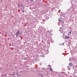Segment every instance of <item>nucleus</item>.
<instances>
[{"mask_svg": "<svg viewBox=\"0 0 77 77\" xmlns=\"http://www.w3.org/2000/svg\"><path fill=\"white\" fill-rule=\"evenodd\" d=\"M69 66H70V67H72V66H73V65H72V63H69Z\"/></svg>", "mask_w": 77, "mask_h": 77, "instance_id": "obj_1", "label": "nucleus"}, {"mask_svg": "<svg viewBox=\"0 0 77 77\" xmlns=\"http://www.w3.org/2000/svg\"><path fill=\"white\" fill-rule=\"evenodd\" d=\"M71 58H69V61L70 62H72L71 61Z\"/></svg>", "mask_w": 77, "mask_h": 77, "instance_id": "obj_8", "label": "nucleus"}, {"mask_svg": "<svg viewBox=\"0 0 77 77\" xmlns=\"http://www.w3.org/2000/svg\"><path fill=\"white\" fill-rule=\"evenodd\" d=\"M51 42H52V43H54V41H53V39H51Z\"/></svg>", "mask_w": 77, "mask_h": 77, "instance_id": "obj_4", "label": "nucleus"}, {"mask_svg": "<svg viewBox=\"0 0 77 77\" xmlns=\"http://www.w3.org/2000/svg\"><path fill=\"white\" fill-rule=\"evenodd\" d=\"M73 59H74V58H73Z\"/></svg>", "mask_w": 77, "mask_h": 77, "instance_id": "obj_30", "label": "nucleus"}, {"mask_svg": "<svg viewBox=\"0 0 77 77\" xmlns=\"http://www.w3.org/2000/svg\"><path fill=\"white\" fill-rule=\"evenodd\" d=\"M50 70L51 71H52V69H51V66H50Z\"/></svg>", "mask_w": 77, "mask_h": 77, "instance_id": "obj_9", "label": "nucleus"}, {"mask_svg": "<svg viewBox=\"0 0 77 77\" xmlns=\"http://www.w3.org/2000/svg\"><path fill=\"white\" fill-rule=\"evenodd\" d=\"M21 72H22V71H21Z\"/></svg>", "mask_w": 77, "mask_h": 77, "instance_id": "obj_27", "label": "nucleus"}, {"mask_svg": "<svg viewBox=\"0 0 77 77\" xmlns=\"http://www.w3.org/2000/svg\"><path fill=\"white\" fill-rule=\"evenodd\" d=\"M61 45H63H63H64V43H63L62 44H61Z\"/></svg>", "mask_w": 77, "mask_h": 77, "instance_id": "obj_10", "label": "nucleus"}, {"mask_svg": "<svg viewBox=\"0 0 77 77\" xmlns=\"http://www.w3.org/2000/svg\"><path fill=\"white\" fill-rule=\"evenodd\" d=\"M21 40H22V39H21Z\"/></svg>", "mask_w": 77, "mask_h": 77, "instance_id": "obj_31", "label": "nucleus"}, {"mask_svg": "<svg viewBox=\"0 0 77 77\" xmlns=\"http://www.w3.org/2000/svg\"><path fill=\"white\" fill-rule=\"evenodd\" d=\"M36 59V60H38V59Z\"/></svg>", "mask_w": 77, "mask_h": 77, "instance_id": "obj_24", "label": "nucleus"}, {"mask_svg": "<svg viewBox=\"0 0 77 77\" xmlns=\"http://www.w3.org/2000/svg\"><path fill=\"white\" fill-rule=\"evenodd\" d=\"M73 68H72V69H74V66L73 67Z\"/></svg>", "mask_w": 77, "mask_h": 77, "instance_id": "obj_15", "label": "nucleus"}, {"mask_svg": "<svg viewBox=\"0 0 77 77\" xmlns=\"http://www.w3.org/2000/svg\"><path fill=\"white\" fill-rule=\"evenodd\" d=\"M15 74H13L12 75V76H13V75H14Z\"/></svg>", "mask_w": 77, "mask_h": 77, "instance_id": "obj_16", "label": "nucleus"}, {"mask_svg": "<svg viewBox=\"0 0 77 77\" xmlns=\"http://www.w3.org/2000/svg\"><path fill=\"white\" fill-rule=\"evenodd\" d=\"M16 75H18V74H16Z\"/></svg>", "mask_w": 77, "mask_h": 77, "instance_id": "obj_20", "label": "nucleus"}, {"mask_svg": "<svg viewBox=\"0 0 77 77\" xmlns=\"http://www.w3.org/2000/svg\"><path fill=\"white\" fill-rule=\"evenodd\" d=\"M18 6H20V5H18Z\"/></svg>", "mask_w": 77, "mask_h": 77, "instance_id": "obj_21", "label": "nucleus"}, {"mask_svg": "<svg viewBox=\"0 0 77 77\" xmlns=\"http://www.w3.org/2000/svg\"><path fill=\"white\" fill-rule=\"evenodd\" d=\"M36 20H37V19H36Z\"/></svg>", "mask_w": 77, "mask_h": 77, "instance_id": "obj_28", "label": "nucleus"}, {"mask_svg": "<svg viewBox=\"0 0 77 77\" xmlns=\"http://www.w3.org/2000/svg\"><path fill=\"white\" fill-rule=\"evenodd\" d=\"M59 21L60 22V21H61V20H60V19H59Z\"/></svg>", "mask_w": 77, "mask_h": 77, "instance_id": "obj_14", "label": "nucleus"}, {"mask_svg": "<svg viewBox=\"0 0 77 77\" xmlns=\"http://www.w3.org/2000/svg\"><path fill=\"white\" fill-rule=\"evenodd\" d=\"M16 37H18V35H16Z\"/></svg>", "mask_w": 77, "mask_h": 77, "instance_id": "obj_18", "label": "nucleus"}, {"mask_svg": "<svg viewBox=\"0 0 77 77\" xmlns=\"http://www.w3.org/2000/svg\"><path fill=\"white\" fill-rule=\"evenodd\" d=\"M25 32H27V31L25 30Z\"/></svg>", "mask_w": 77, "mask_h": 77, "instance_id": "obj_23", "label": "nucleus"}, {"mask_svg": "<svg viewBox=\"0 0 77 77\" xmlns=\"http://www.w3.org/2000/svg\"><path fill=\"white\" fill-rule=\"evenodd\" d=\"M50 65H48V66H50Z\"/></svg>", "mask_w": 77, "mask_h": 77, "instance_id": "obj_25", "label": "nucleus"}, {"mask_svg": "<svg viewBox=\"0 0 77 77\" xmlns=\"http://www.w3.org/2000/svg\"><path fill=\"white\" fill-rule=\"evenodd\" d=\"M39 75L40 76V77H44V76H42V75H41V74H39Z\"/></svg>", "mask_w": 77, "mask_h": 77, "instance_id": "obj_5", "label": "nucleus"}, {"mask_svg": "<svg viewBox=\"0 0 77 77\" xmlns=\"http://www.w3.org/2000/svg\"><path fill=\"white\" fill-rule=\"evenodd\" d=\"M72 32V30L70 31V32H69V34H70V35H71V34Z\"/></svg>", "mask_w": 77, "mask_h": 77, "instance_id": "obj_7", "label": "nucleus"}, {"mask_svg": "<svg viewBox=\"0 0 77 77\" xmlns=\"http://www.w3.org/2000/svg\"><path fill=\"white\" fill-rule=\"evenodd\" d=\"M19 35V31L18 30V32L17 33L16 35Z\"/></svg>", "mask_w": 77, "mask_h": 77, "instance_id": "obj_6", "label": "nucleus"}, {"mask_svg": "<svg viewBox=\"0 0 77 77\" xmlns=\"http://www.w3.org/2000/svg\"><path fill=\"white\" fill-rule=\"evenodd\" d=\"M30 1H32V2H33V0H30Z\"/></svg>", "mask_w": 77, "mask_h": 77, "instance_id": "obj_17", "label": "nucleus"}, {"mask_svg": "<svg viewBox=\"0 0 77 77\" xmlns=\"http://www.w3.org/2000/svg\"><path fill=\"white\" fill-rule=\"evenodd\" d=\"M61 74H62V73H60V72H59L58 73V76H60V77H61V76H62V75H61Z\"/></svg>", "mask_w": 77, "mask_h": 77, "instance_id": "obj_2", "label": "nucleus"}, {"mask_svg": "<svg viewBox=\"0 0 77 77\" xmlns=\"http://www.w3.org/2000/svg\"><path fill=\"white\" fill-rule=\"evenodd\" d=\"M65 38L66 39H68V38H69V36H66L65 37Z\"/></svg>", "mask_w": 77, "mask_h": 77, "instance_id": "obj_3", "label": "nucleus"}, {"mask_svg": "<svg viewBox=\"0 0 77 77\" xmlns=\"http://www.w3.org/2000/svg\"><path fill=\"white\" fill-rule=\"evenodd\" d=\"M4 77H6L7 76V74H5L4 75Z\"/></svg>", "mask_w": 77, "mask_h": 77, "instance_id": "obj_11", "label": "nucleus"}, {"mask_svg": "<svg viewBox=\"0 0 77 77\" xmlns=\"http://www.w3.org/2000/svg\"><path fill=\"white\" fill-rule=\"evenodd\" d=\"M69 66H68L67 67L68 68H69Z\"/></svg>", "mask_w": 77, "mask_h": 77, "instance_id": "obj_19", "label": "nucleus"}, {"mask_svg": "<svg viewBox=\"0 0 77 77\" xmlns=\"http://www.w3.org/2000/svg\"><path fill=\"white\" fill-rule=\"evenodd\" d=\"M42 57H44V55H42Z\"/></svg>", "mask_w": 77, "mask_h": 77, "instance_id": "obj_13", "label": "nucleus"}, {"mask_svg": "<svg viewBox=\"0 0 77 77\" xmlns=\"http://www.w3.org/2000/svg\"><path fill=\"white\" fill-rule=\"evenodd\" d=\"M68 69H69V70H70V69H71V68H68Z\"/></svg>", "mask_w": 77, "mask_h": 77, "instance_id": "obj_12", "label": "nucleus"}, {"mask_svg": "<svg viewBox=\"0 0 77 77\" xmlns=\"http://www.w3.org/2000/svg\"><path fill=\"white\" fill-rule=\"evenodd\" d=\"M25 59H26V58H25Z\"/></svg>", "mask_w": 77, "mask_h": 77, "instance_id": "obj_29", "label": "nucleus"}, {"mask_svg": "<svg viewBox=\"0 0 77 77\" xmlns=\"http://www.w3.org/2000/svg\"><path fill=\"white\" fill-rule=\"evenodd\" d=\"M11 45H12V46H13V44H12Z\"/></svg>", "mask_w": 77, "mask_h": 77, "instance_id": "obj_26", "label": "nucleus"}, {"mask_svg": "<svg viewBox=\"0 0 77 77\" xmlns=\"http://www.w3.org/2000/svg\"><path fill=\"white\" fill-rule=\"evenodd\" d=\"M20 6H22L21 5H20Z\"/></svg>", "mask_w": 77, "mask_h": 77, "instance_id": "obj_22", "label": "nucleus"}]
</instances>
